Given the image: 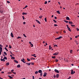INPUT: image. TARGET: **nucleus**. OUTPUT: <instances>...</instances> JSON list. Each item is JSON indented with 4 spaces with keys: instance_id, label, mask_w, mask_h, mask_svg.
I'll return each instance as SVG.
<instances>
[{
    "instance_id": "obj_1",
    "label": "nucleus",
    "mask_w": 79,
    "mask_h": 79,
    "mask_svg": "<svg viewBox=\"0 0 79 79\" xmlns=\"http://www.w3.org/2000/svg\"><path fill=\"white\" fill-rule=\"evenodd\" d=\"M2 52V48L0 47V55H1Z\"/></svg>"
},
{
    "instance_id": "obj_2",
    "label": "nucleus",
    "mask_w": 79,
    "mask_h": 79,
    "mask_svg": "<svg viewBox=\"0 0 79 79\" xmlns=\"http://www.w3.org/2000/svg\"><path fill=\"white\" fill-rule=\"evenodd\" d=\"M61 38H62V36H60L58 38H55V40H60V39H61Z\"/></svg>"
},
{
    "instance_id": "obj_3",
    "label": "nucleus",
    "mask_w": 79,
    "mask_h": 79,
    "mask_svg": "<svg viewBox=\"0 0 79 79\" xmlns=\"http://www.w3.org/2000/svg\"><path fill=\"white\" fill-rule=\"evenodd\" d=\"M54 71L56 73H59V71L56 69H55Z\"/></svg>"
},
{
    "instance_id": "obj_4",
    "label": "nucleus",
    "mask_w": 79,
    "mask_h": 79,
    "mask_svg": "<svg viewBox=\"0 0 79 79\" xmlns=\"http://www.w3.org/2000/svg\"><path fill=\"white\" fill-rule=\"evenodd\" d=\"M58 53H59V52H56V53L53 54V55H55V56L57 55H58Z\"/></svg>"
},
{
    "instance_id": "obj_5",
    "label": "nucleus",
    "mask_w": 79,
    "mask_h": 79,
    "mask_svg": "<svg viewBox=\"0 0 79 79\" xmlns=\"http://www.w3.org/2000/svg\"><path fill=\"white\" fill-rule=\"evenodd\" d=\"M21 61H22L24 63H25V61H25V60L23 58L21 60Z\"/></svg>"
},
{
    "instance_id": "obj_6",
    "label": "nucleus",
    "mask_w": 79,
    "mask_h": 79,
    "mask_svg": "<svg viewBox=\"0 0 79 79\" xmlns=\"http://www.w3.org/2000/svg\"><path fill=\"white\" fill-rule=\"evenodd\" d=\"M66 20H69V21H70V19H69V17H67L66 18Z\"/></svg>"
},
{
    "instance_id": "obj_7",
    "label": "nucleus",
    "mask_w": 79,
    "mask_h": 79,
    "mask_svg": "<svg viewBox=\"0 0 79 79\" xmlns=\"http://www.w3.org/2000/svg\"><path fill=\"white\" fill-rule=\"evenodd\" d=\"M11 36L13 38L14 37V36H13V33L11 32L10 34Z\"/></svg>"
},
{
    "instance_id": "obj_8",
    "label": "nucleus",
    "mask_w": 79,
    "mask_h": 79,
    "mask_svg": "<svg viewBox=\"0 0 79 79\" xmlns=\"http://www.w3.org/2000/svg\"><path fill=\"white\" fill-rule=\"evenodd\" d=\"M35 21L37 22V23H39V24H40V21H39V20H35Z\"/></svg>"
},
{
    "instance_id": "obj_9",
    "label": "nucleus",
    "mask_w": 79,
    "mask_h": 79,
    "mask_svg": "<svg viewBox=\"0 0 79 79\" xmlns=\"http://www.w3.org/2000/svg\"><path fill=\"white\" fill-rule=\"evenodd\" d=\"M47 76V73H44V74L43 75L44 77H45Z\"/></svg>"
},
{
    "instance_id": "obj_10",
    "label": "nucleus",
    "mask_w": 79,
    "mask_h": 79,
    "mask_svg": "<svg viewBox=\"0 0 79 79\" xmlns=\"http://www.w3.org/2000/svg\"><path fill=\"white\" fill-rule=\"evenodd\" d=\"M38 72L39 73H42V71L41 70H40L38 71Z\"/></svg>"
},
{
    "instance_id": "obj_11",
    "label": "nucleus",
    "mask_w": 79,
    "mask_h": 79,
    "mask_svg": "<svg viewBox=\"0 0 79 79\" xmlns=\"http://www.w3.org/2000/svg\"><path fill=\"white\" fill-rule=\"evenodd\" d=\"M67 29L68 31H70V32H71V28H69V27H68V28H67Z\"/></svg>"
},
{
    "instance_id": "obj_12",
    "label": "nucleus",
    "mask_w": 79,
    "mask_h": 79,
    "mask_svg": "<svg viewBox=\"0 0 79 79\" xmlns=\"http://www.w3.org/2000/svg\"><path fill=\"white\" fill-rule=\"evenodd\" d=\"M69 23L70 24H73L72 22L69 21Z\"/></svg>"
},
{
    "instance_id": "obj_13",
    "label": "nucleus",
    "mask_w": 79,
    "mask_h": 79,
    "mask_svg": "<svg viewBox=\"0 0 79 79\" xmlns=\"http://www.w3.org/2000/svg\"><path fill=\"white\" fill-rule=\"evenodd\" d=\"M26 64H28V65H31V63H26Z\"/></svg>"
},
{
    "instance_id": "obj_14",
    "label": "nucleus",
    "mask_w": 79,
    "mask_h": 79,
    "mask_svg": "<svg viewBox=\"0 0 79 79\" xmlns=\"http://www.w3.org/2000/svg\"><path fill=\"white\" fill-rule=\"evenodd\" d=\"M35 55V54H34L33 55H31V56H33L35 58H36V57H37V56H36Z\"/></svg>"
},
{
    "instance_id": "obj_15",
    "label": "nucleus",
    "mask_w": 79,
    "mask_h": 79,
    "mask_svg": "<svg viewBox=\"0 0 79 79\" xmlns=\"http://www.w3.org/2000/svg\"><path fill=\"white\" fill-rule=\"evenodd\" d=\"M71 74H73V70H71Z\"/></svg>"
},
{
    "instance_id": "obj_16",
    "label": "nucleus",
    "mask_w": 79,
    "mask_h": 79,
    "mask_svg": "<svg viewBox=\"0 0 79 79\" xmlns=\"http://www.w3.org/2000/svg\"><path fill=\"white\" fill-rule=\"evenodd\" d=\"M14 62L15 63H18V61L16 60H14Z\"/></svg>"
},
{
    "instance_id": "obj_17",
    "label": "nucleus",
    "mask_w": 79,
    "mask_h": 79,
    "mask_svg": "<svg viewBox=\"0 0 79 79\" xmlns=\"http://www.w3.org/2000/svg\"><path fill=\"white\" fill-rule=\"evenodd\" d=\"M56 77L57 78H58V77H59V74H56Z\"/></svg>"
},
{
    "instance_id": "obj_18",
    "label": "nucleus",
    "mask_w": 79,
    "mask_h": 79,
    "mask_svg": "<svg viewBox=\"0 0 79 79\" xmlns=\"http://www.w3.org/2000/svg\"><path fill=\"white\" fill-rule=\"evenodd\" d=\"M56 13H58V14H59V15H60V14H61V13H60V11H59V10L56 11Z\"/></svg>"
},
{
    "instance_id": "obj_19",
    "label": "nucleus",
    "mask_w": 79,
    "mask_h": 79,
    "mask_svg": "<svg viewBox=\"0 0 79 79\" xmlns=\"http://www.w3.org/2000/svg\"><path fill=\"white\" fill-rule=\"evenodd\" d=\"M8 77H10V79H13V77H11V76H10V75H8Z\"/></svg>"
},
{
    "instance_id": "obj_20",
    "label": "nucleus",
    "mask_w": 79,
    "mask_h": 79,
    "mask_svg": "<svg viewBox=\"0 0 79 79\" xmlns=\"http://www.w3.org/2000/svg\"><path fill=\"white\" fill-rule=\"evenodd\" d=\"M22 15H27V13L24 12H23L22 13Z\"/></svg>"
},
{
    "instance_id": "obj_21",
    "label": "nucleus",
    "mask_w": 79,
    "mask_h": 79,
    "mask_svg": "<svg viewBox=\"0 0 79 79\" xmlns=\"http://www.w3.org/2000/svg\"><path fill=\"white\" fill-rule=\"evenodd\" d=\"M20 67H21V65H20V64H19L18 65H17V68H20Z\"/></svg>"
},
{
    "instance_id": "obj_22",
    "label": "nucleus",
    "mask_w": 79,
    "mask_h": 79,
    "mask_svg": "<svg viewBox=\"0 0 79 79\" xmlns=\"http://www.w3.org/2000/svg\"><path fill=\"white\" fill-rule=\"evenodd\" d=\"M38 71H36L35 72V74H38Z\"/></svg>"
},
{
    "instance_id": "obj_23",
    "label": "nucleus",
    "mask_w": 79,
    "mask_h": 79,
    "mask_svg": "<svg viewBox=\"0 0 79 79\" xmlns=\"http://www.w3.org/2000/svg\"><path fill=\"white\" fill-rule=\"evenodd\" d=\"M3 60H7V58L6 56H4L3 58Z\"/></svg>"
},
{
    "instance_id": "obj_24",
    "label": "nucleus",
    "mask_w": 79,
    "mask_h": 79,
    "mask_svg": "<svg viewBox=\"0 0 79 79\" xmlns=\"http://www.w3.org/2000/svg\"><path fill=\"white\" fill-rule=\"evenodd\" d=\"M6 64L7 66H9V65H10V63H9V62H7L6 63Z\"/></svg>"
},
{
    "instance_id": "obj_25",
    "label": "nucleus",
    "mask_w": 79,
    "mask_h": 79,
    "mask_svg": "<svg viewBox=\"0 0 79 79\" xmlns=\"http://www.w3.org/2000/svg\"><path fill=\"white\" fill-rule=\"evenodd\" d=\"M64 22H65V23H68V21L66 20H64Z\"/></svg>"
},
{
    "instance_id": "obj_26",
    "label": "nucleus",
    "mask_w": 79,
    "mask_h": 79,
    "mask_svg": "<svg viewBox=\"0 0 79 79\" xmlns=\"http://www.w3.org/2000/svg\"><path fill=\"white\" fill-rule=\"evenodd\" d=\"M52 47H51V46L49 45V50H51V49H52Z\"/></svg>"
},
{
    "instance_id": "obj_27",
    "label": "nucleus",
    "mask_w": 79,
    "mask_h": 79,
    "mask_svg": "<svg viewBox=\"0 0 79 79\" xmlns=\"http://www.w3.org/2000/svg\"><path fill=\"white\" fill-rule=\"evenodd\" d=\"M11 59H13V60H15V57H11Z\"/></svg>"
},
{
    "instance_id": "obj_28",
    "label": "nucleus",
    "mask_w": 79,
    "mask_h": 79,
    "mask_svg": "<svg viewBox=\"0 0 79 79\" xmlns=\"http://www.w3.org/2000/svg\"><path fill=\"white\" fill-rule=\"evenodd\" d=\"M4 55H7V53H6V52H4Z\"/></svg>"
},
{
    "instance_id": "obj_29",
    "label": "nucleus",
    "mask_w": 79,
    "mask_h": 79,
    "mask_svg": "<svg viewBox=\"0 0 79 79\" xmlns=\"http://www.w3.org/2000/svg\"><path fill=\"white\" fill-rule=\"evenodd\" d=\"M56 57V56H54L53 57V56H52V58H53L54 59H55Z\"/></svg>"
},
{
    "instance_id": "obj_30",
    "label": "nucleus",
    "mask_w": 79,
    "mask_h": 79,
    "mask_svg": "<svg viewBox=\"0 0 79 79\" xmlns=\"http://www.w3.org/2000/svg\"><path fill=\"white\" fill-rule=\"evenodd\" d=\"M56 62H58V60L57 59H55Z\"/></svg>"
},
{
    "instance_id": "obj_31",
    "label": "nucleus",
    "mask_w": 79,
    "mask_h": 79,
    "mask_svg": "<svg viewBox=\"0 0 79 79\" xmlns=\"http://www.w3.org/2000/svg\"><path fill=\"white\" fill-rule=\"evenodd\" d=\"M44 20L45 21V22H47V17H46L44 18Z\"/></svg>"
},
{
    "instance_id": "obj_32",
    "label": "nucleus",
    "mask_w": 79,
    "mask_h": 79,
    "mask_svg": "<svg viewBox=\"0 0 79 79\" xmlns=\"http://www.w3.org/2000/svg\"><path fill=\"white\" fill-rule=\"evenodd\" d=\"M5 49L6 50V51H7V52H8V49H6V47L5 48Z\"/></svg>"
},
{
    "instance_id": "obj_33",
    "label": "nucleus",
    "mask_w": 79,
    "mask_h": 79,
    "mask_svg": "<svg viewBox=\"0 0 79 79\" xmlns=\"http://www.w3.org/2000/svg\"><path fill=\"white\" fill-rule=\"evenodd\" d=\"M30 46L31 47H33V44H30Z\"/></svg>"
},
{
    "instance_id": "obj_34",
    "label": "nucleus",
    "mask_w": 79,
    "mask_h": 79,
    "mask_svg": "<svg viewBox=\"0 0 79 79\" xmlns=\"http://www.w3.org/2000/svg\"><path fill=\"white\" fill-rule=\"evenodd\" d=\"M27 60L28 61H31V60L29 59V58H27Z\"/></svg>"
},
{
    "instance_id": "obj_35",
    "label": "nucleus",
    "mask_w": 79,
    "mask_h": 79,
    "mask_svg": "<svg viewBox=\"0 0 79 79\" xmlns=\"http://www.w3.org/2000/svg\"><path fill=\"white\" fill-rule=\"evenodd\" d=\"M8 74H11V72H9L8 73Z\"/></svg>"
},
{
    "instance_id": "obj_36",
    "label": "nucleus",
    "mask_w": 79,
    "mask_h": 79,
    "mask_svg": "<svg viewBox=\"0 0 79 79\" xmlns=\"http://www.w3.org/2000/svg\"><path fill=\"white\" fill-rule=\"evenodd\" d=\"M70 52V53H73V51L72 50H71Z\"/></svg>"
},
{
    "instance_id": "obj_37",
    "label": "nucleus",
    "mask_w": 79,
    "mask_h": 79,
    "mask_svg": "<svg viewBox=\"0 0 79 79\" xmlns=\"http://www.w3.org/2000/svg\"><path fill=\"white\" fill-rule=\"evenodd\" d=\"M0 13H3V10H1L0 11Z\"/></svg>"
},
{
    "instance_id": "obj_38",
    "label": "nucleus",
    "mask_w": 79,
    "mask_h": 79,
    "mask_svg": "<svg viewBox=\"0 0 79 79\" xmlns=\"http://www.w3.org/2000/svg\"><path fill=\"white\" fill-rule=\"evenodd\" d=\"M71 26H72V27H75V25H71Z\"/></svg>"
},
{
    "instance_id": "obj_39",
    "label": "nucleus",
    "mask_w": 79,
    "mask_h": 79,
    "mask_svg": "<svg viewBox=\"0 0 79 79\" xmlns=\"http://www.w3.org/2000/svg\"><path fill=\"white\" fill-rule=\"evenodd\" d=\"M23 35L25 37H27V36H26V35L25 34H23Z\"/></svg>"
},
{
    "instance_id": "obj_40",
    "label": "nucleus",
    "mask_w": 79,
    "mask_h": 79,
    "mask_svg": "<svg viewBox=\"0 0 79 79\" xmlns=\"http://www.w3.org/2000/svg\"><path fill=\"white\" fill-rule=\"evenodd\" d=\"M44 4H47V1H46L45 2H44Z\"/></svg>"
},
{
    "instance_id": "obj_41",
    "label": "nucleus",
    "mask_w": 79,
    "mask_h": 79,
    "mask_svg": "<svg viewBox=\"0 0 79 79\" xmlns=\"http://www.w3.org/2000/svg\"><path fill=\"white\" fill-rule=\"evenodd\" d=\"M40 76H42V72H41V73H40Z\"/></svg>"
},
{
    "instance_id": "obj_42",
    "label": "nucleus",
    "mask_w": 79,
    "mask_h": 79,
    "mask_svg": "<svg viewBox=\"0 0 79 79\" xmlns=\"http://www.w3.org/2000/svg\"><path fill=\"white\" fill-rule=\"evenodd\" d=\"M76 29H77V31H79V28H76Z\"/></svg>"
},
{
    "instance_id": "obj_43",
    "label": "nucleus",
    "mask_w": 79,
    "mask_h": 79,
    "mask_svg": "<svg viewBox=\"0 0 79 79\" xmlns=\"http://www.w3.org/2000/svg\"><path fill=\"white\" fill-rule=\"evenodd\" d=\"M42 18V16H40L39 17V18H40V19H41V18Z\"/></svg>"
},
{
    "instance_id": "obj_44",
    "label": "nucleus",
    "mask_w": 79,
    "mask_h": 79,
    "mask_svg": "<svg viewBox=\"0 0 79 79\" xmlns=\"http://www.w3.org/2000/svg\"><path fill=\"white\" fill-rule=\"evenodd\" d=\"M7 3H10V1H7Z\"/></svg>"
},
{
    "instance_id": "obj_45",
    "label": "nucleus",
    "mask_w": 79,
    "mask_h": 79,
    "mask_svg": "<svg viewBox=\"0 0 79 79\" xmlns=\"http://www.w3.org/2000/svg\"><path fill=\"white\" fill-rule=\"evenodd\" d=\"M53 21L54 23H56V21L55 20H53Z\"/></svg>"
},
{
    "instance_id": "obj_46",
    "label": "nucleus",
    "mask_w": 79,
    "mask_h": 79,
    "mask_svg": "<svg viewBox=\"0 0 79 79\" xmlns=\"http://www.w3.org/2000/svg\"><path fill=\"white\" fill-rule=\"evenodd\" d=\"M54 26H58V25H57V24H54Z\"/></svg>"
},
{
    "instance_id": "obj_47",
    "label": "nucleus",
    "mask_w": 79,
    "mask_h": 79,
    "mask_svg": "<svg viewBox=\"0 0 79 79\" xmlns=\"http://www.w3.org/2000/svg\"><path fill=\"white\" fill-rule=\"evenodd\" d=\"M9 48H11V45H9Z\"/></svg>"
},
{
    "instance_id": "obj_48",
    "label": "nucleus",
    "mask_w": 79,
    "mask_h": 79,
    "mask_svg": "<svg viewBox=\"0 0 79 79\" xmlns=\"http://www.w3.org/2000/svg\"><path fill=\"white\" fill-rule=\"evenodd\" d=\"M22 18H23V20H24V16H22Z\"/></svg>"
},
{
    "instance_id": "obj_49",
    "label": "nucleus",
    "mask_w": 79,
    "mask_h": 79,
    "mask_svg": "<svg viewBox=\"0 0 79 79\" xmlns=\"http://www.w3.org/2000/svg\"><path fill=\"white\" fill-rule=\"evenodd\" d=\"M12 73H13L14 74H16V72H12Z\"/></svg>"
},
{
    "instance_id": "obj_50",
    "label": "nucleus",
    "mask_w": 79,
    "mask_h": 79,
    "mask_svg": "<svg viewBox=\"0 0 79 79\" xmlns=\"http://www.w3.org/2000/svg\"><path fill=\"white\" fill-rule=\"evenodd\" d=\"M27 6L26 5L25 6L24 8H27Z\"/></svg>"
},
{
    "instance_id": "obj_51",
    "label": "nucleus",
    "mask_w": 79,
    "mask_h": 79,
    "mask_svg": "<svg viewBox=\"0 0 79 79\" xmlns=\"http://www.w3.org/2000/svg\"><path fill=\"white\" fill-rule=\"evenodd\" d=\"M66 26L67 27V28H68V27H69V26L68 25H66Z\"/></svg>"
},
{
    "instance_id": "obj_52",
    "label": "nucleus",
    "mask_w": 79,
    "mask_h": 79,
    "mask_svg": "<svg viewBox=\"0 0 79 79\" xmlns=\"http://www.w3.org/2000/svg\"><path fill=\"white\" fill-rule=\"evenodd\" d=\"M23 24H26V22H23Z\"/></svg>"
},
{
    "instance_id": "obj_53",
    "label": "nucleus",
    "mask_w": 79,
    "mask_h": 79,
    "mask_svg": "<svg viewBox=\"0 0 79 79\" xmlns=\"http://www.w3.org/2000/svg\"><path fill=\"white\" fill-rule=\"evenodd\" d=\"M21 38V37H19V36H18V37H17V38L18 39H20V38Z\"/></svg>"
},
{
    "instance_id": "obj_54",
    "label": "nucleus",
    "mask_w": 79,
    "mask_h": 79,
    "mask_svg": "<svg viewBox=\"0 0 79 79\" xmlns=\"http://www.w3.org/2000/svg\"><path fill=\"white\" fill-rule=\"evenodd\" d=\"M13 71H14V70L12 69L11 70V72H12L13 73Z\"/></svg>"
},
{
    "instance_id": "obj_55",
    "label": "nucleus",
    "mask_w": 79,
    "mask_h": 79,
    "mask_svg": "<svg viewBox=\"0 0 79 79\" xmlns=\"http://www.w3.org/2000/svg\"><path fill=\"white\" fill-rule=\"evenodd\" d=\"M55 19H57V18H56V17L55 16L54 17Z\"/></svg>"
},
{
    "instance_id": "obj_56",
    "label": "nucleus",
    "mask_w": 79,
    "mask_h": 79,
    "mask_svg": "<svg viewBox=\"0 0 79 79\" xmlns=\"http://www.w3.org/2000/svg\"><path fill=\"white\" fill-rule=\"evenodd\" d=\"M3 59H1V61H3Z\"/></svg>"
},
{
    "instance_id": "obj_57",
    "label": "nucleus",
    "mask_w": 79,
    "mask_h": 79,
    "mask_svg": "<svg viewBox=\"0 0 79 79\" xmlns=\"http://www.w3.org/2000/svg\"><path fill=\"white\" fill-rule=\"evenodd\" d=\"M32 78H33V79H35L34 78V76H32Z\"/></svg>"
},
{
    "instance_id": "obj_58",
    "label": "nucleus",
    "mask_w": 79,
    "mask_h": 79,
    "mask_svg": "<svg viewBox=\"0 0 79 79\" xmlns=\"http://www.w3.org/2000/svg\"><path fill=\"white\" fill-rule=\"evenodd\" d=\"M0 47H3V46H2V45L0 44Z\"/></svg>"
},
{
    "instance_id": "obj_59",
    "label": "nucleus",
    "mask_w": 79,
    "mask_h": 79,
    "mask_svg": "<svg viewBox=\"0 0 79 79\" xmlns=\"http://www.w3.org/2000/svg\"><path fill=\"white\" fill-rule=\"evenodd\" d=\"M31 64H32V65H34V63H31Z\"/></svg>"
},
{
    "instance_id": "obj_60",
    "label": "nucleus",
    "mask_w": 79,
    "mask_h": 79,
    "mask_svg": "<svg viewBox=\"0 0 79 79\" xmlns=\"http://www.w3.org/2000/svg\"><path fill=\"white\" fill-rule=\"evenodd\" d=\"M78 37V36H75V38H77Z\"/></svg>"
},
{
    "instance_id": "obj_61",
    "label": "nucleus",
    "mask_w": 79,
    "mask_h": 79,
    "mask_svg": "<svg viewBox=\"0 0 79 79\" xmlns=\"http://www.w3.org/2000/svg\"><path fill=\"white\" fill-rule=\"evenodd\" d=\"M54 78H55V77H56V76H55V75H54Z\"/></svg>"
},
{
    "instance_id": "obj_62",
    "label": "nucleus",
    "mask_w": 79,
    "mask_h": 79,
    "mask_svg": "<svg viewBox=\"0 0 79 79\" xmlns=\"http://www.w3.org/2000/svg\"><path fill=\"white\" fill-rule=\"evenodd\" d=\"M1 73H2V74H3V73H4V72H1Z\"/></svg>"
},
{
    "instance_id": "obj_63",
    "label": "nucleus",
    "mask_w": 79,
    "mask_h": 79,
    "mask_svg": "<svg viewBox=\"0 0 79 79\" xmlns=\"http://www.w3.org/2000/svg\"><path fill=\"white\" fill-rule=\"evenodd\" d=\"M31 60H33V58H31Z\"/></svg>"
},
{
    "instance_id": "obj_64",
    "label": "nucleus",
    "mask_w": 79,
    "mask_h": 79,
    "mask_svg": "<svg viewBox=\"0 0 79 79\" xmlns=\"http://www.w3.org/2000/svg\"><path fill=\"white\" fill-rule=\"evenodd\" d=\"M0 79H3L2 78H1V77H0Z\"/></svg>"
}]
</instances>
